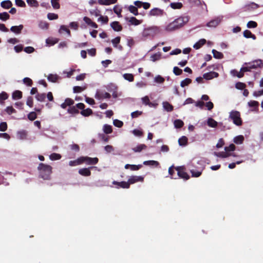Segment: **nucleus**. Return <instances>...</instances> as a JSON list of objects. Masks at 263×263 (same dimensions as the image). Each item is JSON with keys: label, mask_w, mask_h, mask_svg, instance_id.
I'll use <instances>...</instances> for the list:
<instances>
[{"label": "nucleus", "mask_w": 263, "mask_h": 263, "mask_svg": "<svg viewBox=\"0 0 263 263\" xmlns=\"http://www.w3.org/2000/svg\"><path fill=\"white\" fill-rule=\"evenodd\" d=\"M189 21V17L188 16L177 18L166 26V30L168 31H172L178 29L187 23Z\"/></svg>", "instance_id": "obj_1"}, {"label": "nucleus", "mask_w": 263, "mask_h": 263, "mask_svg": "<svg viewBox=\"0 0 263 263\" xmlns=\"http://www.w3.org/2000/svg\"><path fill=\"white\" fill-rule=\"evenodd\" d=\"M40 177L44 180H48L52 173V167L48 164L40 163L37 167Z\"/></svg>", "instance_id": "obj_2"}, {"label": "nucleus", "mask_w": 263, "mask_h": 263, "mask_svg": "<svg viewBox=\"0 0 263 263\" xmlns=\"http://www.w3.org/2000/svg\"><path fill=\"white\" fill-rule=\"evenodd\" d=\"M229 118L233 123L237 126H241L242 121L240 117V113L237 110H232L229 114Z\"/></svg>", "instance_id": "obj_3"}, {"label": "nucleus", "mask_w": 263, "mask_h": 263, "mask_svg": "<svg viewBox=\"0 0 263 263\" xmlns=\"http://www.w3.org/2000/svg\"><path fill=\"white\" fill-rule=\"evenodd\" d=\"M160 32V29L157 26H152L145 28L143 31L142 35L144 37L154 36Z\"/></svg>", "instance_id": "obj_4"}, {"label": "nucleus", "mask_w": 263, "mask_h": 263, "mask_svg": "<svg viewBox=\"0 0 263 263\" xmlns=\"http://www.w3.org/2000/svg\"><path fill=\"white\" fill-rule=\"evenodd\" d=\"M81 164L85 163L87 165H95L98 163V158H91L88 156L80 157Z\"/></svg>", "instance_id": "obj_5"}, {"label": "nucleus", "mask_w": 263, "mask_h": 263, "mask_svg": "<svg viewBox=\"0 0 263 263\" xmlns=\"http://www.w3.org/2000/svg\"><path fill=\"white\" fill-rule=\"evenodd\" d=\"M85 106L82 103H79L77 104V107L78 109H82V110L80 112L81 114L84 117H88L91 115L93 114V111L90 108H87L84 109Z\"/></svg>", "instance_id": "obj_6"}, {"label": "nucleus", "mask_w": 263, "mask_h": 263, "mask_svg": "<svg viewBox=\"0 0 263 263\" xmlns=\"http://www.w3.org/2000/svg\"><path fill=\"white\" fill-rule=\"evenodd\" d=\"M176 171H177V175L178 177L185 180H187L190 179V176L185 171V168L184 166H178L175 168Z\"/></svg>", "instance_id": "obj_7"}, {"label": "nucleus", "mask_w": 263, "mask_h": 263, "mask_svg": "<svg viewBox=\"0 0 263 263\" xmlns=\"http://www.w3.org/2000/svg\"><path fill=\"white\" fill-rule=\"evenodd\" d=\"M245 65H249L250 68H251V70L253 69H257L258 68H260L262 66V62L261 60H254L251 62L249 63H245Z\"/></svg>", "instance_id": "obj_8"}, {"label": "nucleus", "mask_w": 263, "mask_h": 263, "mask_svg": "<svg viewBox=\"0 0 263 263\" xmlns=\"http://www.w3.org/2000/svg\"><path fill=\"white\" fill-rule=\"evenodd\" d=\"M163 13H164L163 10L161 9L158 8H155L152 9L149 12L148 15L151 16H158L163 15Z\"/></svg>", "instance_id": "obj_9"}, {"label": "nucleus", "mask_w": 263, "mask_h": 263, "mask_svg": "<svg viewBox=\"0 0 263 263\" xmlns=\"http://www.w3.org/2000/svg\"><path fill=\"white\" fill-rule=\"evenodd\" d=\"M144 177L141 176H132L128 180L129 185L134 184L138 182H143Z\"/></svg>", "instance_id": "obj_10"}, {"label": "nucleus", "mask_w": 263, "mask_h": 263, "mask_svg": "<svg viewBox=\"0 0 263 263\" xmlns=\"http://www.w3.org/2000/svg\"><path fill=\"white\" fill-rule=\"evenodd\" d=\"M221 21V18L220 17H217L208 23L206 26L209 27H216L219 24Z\"/></svg>", "instance_id": "obj_11"}, {"label": "nucleus", "mask_w": 263, "mask_h": 263, "mask_svg": "<svg viewBox=\"0 0 263 263\" xmlns=\"http://www.w3.org/2000/svg\"><path fill=\"white\" fill-rule=\"evenodd\" d=\"M112 184L117 185L116 187L117 188H123V189H129V185L128 182V181L127 182L126 181H121V182H118L117 181H114L112 182Z\"/></svg>", "instance_id": "obj_12"}, {"label": "nucleus", "mask_w": 263, "mask_h": 263, "mask_svg": "<svg viewBox=\"0 0 263 263\" xmlns=\"http://www.w3.org/2000/svg\"><path fill=\"white\" fill-rule=\"evenodd\" d=\"M96 99L100 100L103 99H110L111 95L107 92H97L95 95Z\"/></svg>", "instance_id": "obj_13"}, {"label": "nucleus", "mask_w": 263, "mask_h": 263, "mask_svg": "<svg viewBox=\"0 0 263 263\" xmlns=\"http://www.w3.org/2000/svg\"><path fill=\"white\" fill-rule=\"evenodd\" d=\"M219 74L217 72L215 71H211L204 73L203 75V78L206 80H211L214 78H217Z\"/></svg>", "instance_id": "obj_14"}, {"label": "nucleus", "mask_w": 263, "mask_h": 263, "mask_svg": "<svg viewBox=\"0 0 263 263\" xmlns=\"http://www.w3.org/2000/svg\"><path fill=\"white\" fill-rule=\"evenodd\" d=\"M74 103V102L72 99L68 98H66L64 102L61 105V107L63 109H65L68 106L70 107L71 105H72Z\"/></svg>", "instance_id": "obj_15"}, {"label": "nucleus", "mask_w": 263, "mask_h": 263, "mask_svg": "<svg viewBox=\"0 0 263 263\" xmlns=\"http://www.w3.org/2000/svg\"><path fill=\"white\" fill-rule=\"evenodd\" d=\"M92 167L89 168H81L79 170V173L83 176H89L91 175V172L90 171V168Z\"/></svg>", "instance_id": "obj_16"}, {"label": "nucleus", "mask_w": 263, "mask_h": 263, "mask_svg": "<svg viewBox=\"0 0 263 263\" xmlns=\"http://www.w3.org/2000/svg\"><path fill=\"white\" fill-rule=\"evenodd\" d=\"M110 26L115 31H120L122 29V26L117 21L112 22L110 24Z\"/></svg>", "instance_id": "obj_17"}, {"label": "nucleus", "mask_w": 263, "mask_h": 263, "mask_svg": "<svg viewBox=\"0 0 263 263\" xmlns=\"http://www.w3.org/2000/svg\"><path fill=\"white\" fill-rule=\"evenodd\" d=\"M23 27L24 26L23 25H20L19 26H13L10 28V31L16 34H20L23 29Z\"/></svg>", "instance_id": "obj_18"}, {"label": "nucleus", "mask_w": 263, "mask_h": 263, "mask_svg": "<svg viewBox=\"0 0 263 263\" xmlns=\"http://www.w3.org/2000/svg\"><path fill=\"white\" fill-rule=\"evenodd\" d=\"M12 6V3L10 0H6L1 2V6L4 9H9Z\"/></svg>", "instance_id": "obj_19"}, {"label": "nucleus", "mask_w": 263, "mask_h": 263, "mask_svg": "<svg viewBox=\"0 0 263 263\" xmlns=\"http://www.w3.org/2000/svg\"><path fill=\"white\" fill-rule=\"evenodd\" d=\"M147 148V146L145 144H141L139 145H138L137 146L133 148V151L134 152H140L143 149H145Z\"/></svg>", "instance_id": "obj_20"}, {"label": "nucleus", "mask_w": 263, "mask_h": 263, "mask_svg": "<svg viewBox=\"0 0 263 263\" xmlns=\"http://www.w3.org/2000/svg\"><path fill=\"white\" fill-rule=\"evenodd\" d=\"M205 43L206 40L205 39H201L194 45L193 47L196 49H198L204 45Z\"/></svg>", "instance_id": "obj_21"}, {"label": "nucleus", "mask_w": 263, "mask_h": 263, "mask_svg": "<svg viewBox=\"0 0 263 263\" xmlns=\"http://www.w3.org/2000/svg\"><path fill=\"white\" fill-rule=\"evenodd\" d=\"M117 0H98V2L101 5H109L116 3Z\"/></svg>", "instance_id": "obj_22"}, {"label": "nucleus", "mask_w": 263, "mask_h": 263, "mask_svg": "<svg viewBox=\"0 0 263 263\" xmlns=\"http://www.w3.org/2000/svg\"><path fill=\"white\" fill-rule=\"evenodd\" d=\"M188 139L186 136H182L178 140L179 144L180 146H185L187 144Z\"/></svg>", "instance_id": "obj_23"}, {"label": "nucleus", "mask_w": 263, "mask_h": 263, "mask_svg": "<svg viewBox=\"0 0 263 263\" xmlns=\"http://www.w3.org/2000/svg\"><path fill=\"white\" fill-rule=\"evenodd\" d=\"M212 53L213 54L214 58H215V59H221L223 58V53L217 51L215 49L212 50Z\"/></svg>", "instance_id": "obj_24"}, {"label": "nucleus", "mask_w": 263, "mask_h": 263, "mask_svg": "<svg viewBox=\"0 0 263 263\" xmlns=\"http://www.w3.org/2000/svg\"><path fill=\"white\" fill-rule=\"evenodd\" d=\"M163 107L167 111H172L174 108L173 105L168 102H164L163 103Z\"/></svg>", "instance_id": "obj_25"}, {"label": "nucleus", "mask_w": 263, "mask_h": 263, "mask_svg": "<svg viewBox=\"0 0 263 263\" xmlns=\"http://www.w3.org/2000/svg\"><path fill=\"white\" fill-rule=\"evenodd\" d=\"M143 164L145 165H151L158 166L159 165V163L155 160H148L143 162Z\"/></svg>", "instance_id": "obj_26"}, {"label": "nucleus", "mask_w": 263, "mask_h": 263, "mask_svg": "<svg viewBox=\"0 0 263 263\" xmlns=\"http://www.w3.org/2000/svg\"><path fill=\"white\" fill-rule=\"evenodd\" d=\"M22 98V92L20 90H15L12 93V98L14 100Z\"/></svg>", "instance_id": "obj_27"}, {"label": "nucleus", "mask_w": 263, "mask_h": 263, "mask_svg": "<svg viewBox=\"0 0 263 263\" xmlns=\"http://www.w3.org/2000/svg\"><path fill=\"white\" fill-rule=\"evenodd\" d=\"M171 7L173 9H181L183 7V5L180 2H174L170 4Z\"/></svg>", "instance_id": "obj_28"}, {"label": "nucleus", "mask_w": 263, "mask_h": 263, "mask_svg": "<svg viewBox=\"0 0 263 263\" xmlns=\"http://www.w3.org/2000/svg\"><path fill=\"white\" fill-rule=\"evenodd\" d=\"M243 36L246 38H252L254 40L256 39L255 35L249 30H246L243 31Z\"/></svg>", "instance_id": "obj_29"}, {"label": "nucleus", "mask_w": 263, "mask_h": 263, "mask_svg": "<svg viewBox=\"0 0 263 263\" xmlns=\"http://www.w3.org/2000/svg\"><path fill=\"white\" fill-rule=\"evenodd\" d=\"M207 124L209 126L211 127H216L217 126V122L211 118L208 119Z\"/></svg>", "instance_id": "obj_30"}, {"label": "nucleus", "mask_w": 263, "mask_h": 263, "mask_svg": "<svg viewBox=\"0 0 263 263\" xmlns=\"http://www.w3.org/2000/svg\"><path fill=\"white\" fill-rule=\"evenodd\" d=\"M59 79V77L58 75L53 74H50L47 77V79L49 81L53 83L56 82Z\"/></svg>", "instance_id": "obj_31"}, {"label": "nucleus", "mask_w": 263, "mask_h": 263, "mask_svg": "<svg viewBox=\"0 0 263 263\" xmlns=\"http://www.w3.org/2000/svg\"><path fill=\"white\" fill-rule=\"evenodd\" d=\"M103 132L106 134H109L112 132V129L111 125L105 124L103 126Z\"/></svg>", "instance_id": "obj_32"}, {"label": "nucleus", "mask_w": 263, "mask_h": 263, "mask_svg": "<svg viewBox=\"0 0 263 263\" xmlns=\"http://www.w3.org/2000/svg\"><path fill=\"white\" fill-rule=\"evenodd\" d=\"M128 10L130 11V13H133L134 15H138V9L137 7H136V6L130 5L128 8Z\"/></svg>", "instance_id": "obj_33"}, {"label": "nucleus", "mask_w": 263, "mask_h": 263, "mask_svg": "<svg viewBox=\"0 0 263 263\" xmlns=\"http://www.w3.org/2000/svg\"><path fill=\"white\" fill-rule=\"evenodd\" d=\"M81 164L80 157L74 160L70 161L69 162V165L70 166H74Z\"/></svg>", "instance_id": "obj_34"}, {"label": "nucleus", "mask_w": 263, "mask_h": 263, "mask_svg": "<svg viewBox=\"0 0 263 263\" xmlns=\"http://www.w3.org/2000/svg\"><path fill=\"white\" fill-rule=\"evenodd\" d=\"M174 126L176 128H180L184 125L183 122L180 120V119H177L174 121Z\"/></svg>", "instance_id": "obj_35"}, {"label": "nucleus", "mask_w": 263, "mask_h": 263, "mask_svg": "<svg viewBox=\"0 0 263 263\" xmlns=\"http://www.w3.org/2000/svg\"><path fill=\"white\" fill-rule=\"evenodd\" d=\"M123 77L129 82H133L134 80V75L132 73H124L123 75Z\"/></svg>", "instance_id": "obj_36"}, {"label": "nucleus", "mask_w": 263, "mask_h": 263, "mask_svg": "<svg viewBox=\"0 0 263 263\" xmlns=\"http://www.w3.org/2000/svg\"><path fill=\"white\" fill-rule=\"evenodd\" d=\"M45 98H46V94L45 93H37L36 94V95L35 96V99L40 102L44 101Z\"/></svg>", "instance_id": "obj_37"}, {"label": "nucleus", "mask_w": 263, "mask_h": 263, "mask_svg": "<svg viewBox=\"0 0 263 263\" xmlns=\"http://www.w3.org/2000/svg\"><path fill=\"white\" fill-rule=\"evenodd\" d=\"M244 140V137L242 135L235 137L234 139V142L237 144H241Z\"/></svg>", "instance_id": "obj_38"}, {"label": "nucleus", "mask_w": 263, "mask_h": 263, "mask_svg": "<svg viewBox=\"0 0 263 263\" xmlns=\"http://www.w3.org/2000/svg\"><path fill=\"white\" fill-rule=\"evenodd\" d=\"M77 108V106H70L68 109L67 111L68 113L71 114H77L79 112V111Z\"/></svg>", "instance_id": "obj_39"}, {"label": "nucleus", "mask_w": 263, "mask_h": 263, "mask_svg": "<svg viewBox=\"0 0 263 263\" xmlns=\"http://www.w3.org/2000/svg\"><path fill=\"white\" fill-rule=\"evenodd\" d=\"M192 83V80L190 78H186L184 80H182L180 83V86L182 87H184L186 86H187L190 84Z\"/></svg>", "instance_id": "obj_40"}, {"label": "nucleus", "mask_w": 263, "mask_h": 263, "mask_svg": "<svg viewBox=\"0 0 263 263\" xmlns=\"http://www.w3.org/2000/svg\"><path fill=\"white\" fill-rule=\"evenodd\" d=\"M10 15L6 12H4L3 13H0V20L6 21L7 20L9 19Z\"/></svg>", "instance_id": "obj_41"}, {"label": "nucleus", "mask_w": 263, "mask_h": 263, "mask_svg": "<svg viewBox=\"0 0 263 263\" xmlns=\"http://www.w3.org/2000/svg\"><path fill=\"white\" fill-rule=\"evenodd\" d=\"M161 53L160 52H157L151 55V58L152 61L155 62L161 59Z\"/></svg>", "instance_id": "obj_42"}, {"label": "nucleus", "mask_w": 263, "mask_h": 263, "mask_svg": "<svg viewBox=\"0 0 263 263\" xmlns=\"http://www.w3.org/2000/svg\"><path fill=\"white\" fill-rule=\"evenodd\" d=\"M114 12L117 14L118 17H122L121 12H122V8H120L119 6L116 5L114 8Z\"/></svg>", "instance_id": "obj_43"}, {"label": "nucleus", "mask_w": 263, "mask_h": 263, "mask_svg": "<svg viewBox=\"0 0 263 263\" xmlns=\"http://www.w3.org/2000/svg\"><path fill=\"white\" fill-rule=\"evenodd\" d=\"M190 172L193 177H198L202 174V170L196 171L195 170H191Z\"/></svg>", "instance_id": "obj_44"}, {"label": "nucleus", "mask_w": 263, "mask_h": 263, "mask_svg": "<svg viewBox=\"0 0 263 263\" xmlns=\"http://www.w3.org/2000/svg\"><path fill=\"white\" fill-rule=\"evenodd\" d=\"M235 87L239 90H243L246 87V85L244 83L238 82L235 84Z\"/></svg>", "instance_id": "obj_45"}, {"label": "nucleus", "mask_w": 263, "mask_h": 263, "mask_svg": "<svg viewBox=\"0 0 263 263\" xmlns=\"http://www.w3.org/2000/svg\"><path fill=\"white\" fill-rule=\"evenodd\" d=\"M26 2L30 7H37L39 5L36 0H26Z\"/></svg>", "instance_id": "obj_46"}, {"label": "nucleus", "mask_w": 263, "mask_h": 263, "mask_svg": "<svg viewBox=\"0 0 263 263\" xmlns=\"http://www.w3.org/2000/svg\"><path fill=\"white\" fill-rule=\"evenodd\" d=\"M49 158L51 160H57L61 158V156L59 154L52 153L49 156Z\"/></svg>", "instance_id": "obj_47"}, {"label": "nucleus", "mask_w": 263, "mask_h": 263, "mask_svg": "<svg viewBox=\"0 0 263 263\" xmlns=\"http://www.w3.org/2000/svg\"><path fill=\"white\" fill-rule=\"evenodd\" d=\"M86 88V86L81 87V86H74L73 88V91L74 93H79L83 91Z\"/></svg>", "instance_id": "obj_48"}, {"label": "nucleus", "mask_w": 263, "mask_h": 263, "mask_svg": "<svg viewBox=\"0 0 263 263\" xmlns=\"http://www.w3.org/2000/svg\"><path fill=\"white\" fill-rule=\"evenodd\" d=\"M39 26L41 29H47L49 27V24L46 22L41 21L39 24Z\"/></svg>", "instance_id": "obj_49"}, {"label": "nucleus", "mask_w": 263, "mask_h": 263, "mask_svg": "<svg viewBox=\"0 0 263 263\" xmlns=\"http://www.w3.org/2000/svg\"><path fill=\"white\" fill-rule=\"evenodd\" d=\"M121 37L120 36H117L114 39L111 40V43L114 47H117V45L120 42Z\"/></svg>", "instance_id": "obj_50"}, {"label": "nucleus", "mask_w": 263, "mask_h": 263, "mask_svg": "<svg viewBox=\"0 0 263 263\" xmlns=\"http://www.w3.org/2000/svg\"><path fill=\"white\" fill-rule=\"evenodd\" d=\"M59 1V0H51L52 6L55 9H59L60 7Z\"/></svg>", "instance_id": "obj_51"}, {"label": "nucleus", "mask_w": 263, "mask_h": 263, "mask_svg": "<svg viewBox=\"0 0 263 263\" xmlns=\"http://www.w3.org/2000/svg\"><path fill=\"white\" fill-rule=\"evenodd\" d=\"M129 21L132 24L134 25H138L141 23L139 20H137L136 17L133 16L130 18Z\"/></svg>", "instance_id": "obj_52"}, {"label": "nucleus", "mask_w": 263, "mask_h": 263, "mask_svg": "<svg viewBox=\"0 0 263 263\" xmlns=\"http://www.w3.org/2000/svg\"><path fill=\"white\" fill-rule=\"evenodd\" d=\"M36 118H37V115L34 111L30 112L28 115V118L29 120H30L31 121L34 120Z\"/></svg>", "instance_id": "obj_53"}, {"label": "nucleus", "mask_w": 263, "mask_h": 263, "mask_svg": "<svg viewBox=\"0 0 263 263\" xmlns=\"http://www.w3.org/2000/svg\"><path fill=\"white\" fill-rule=\"evenodd\" d=\"M23 82L28 86H31L33 84L32 80L30 78L27 77L24 78Z\"/></svg>", "instance_id": "obj_54"}, {"label": "nucleus", "mask_w": 263, "mask_h": 263, "mask_svg": "<svg viewBox=\"0 0 263 263\" xmlns=\"http://www.w3.org/2000/svg\"><path fill=\"white\" fill-rule=\"evenodd\" d=\"M257 26V23L256 22L250 21L247 23V27L249 28H254Z\"/></svg>", "instance_id": "obj_55"}, {"label": "nucleus", "mask_w": 263, "mask_h": 263, "mask_svg": "<svg viewBox=\"0 0 263 263\" xmlns=\"http://www.w3.org/2000/svg\"><path fill=\"white\" fill-rule=\"evenodd\" d=\"M142 101L143 104H144L146 105H149L151 106L152 105V103L150 102L148 97L145 96L142 98Z\"/></svg>", "instance_id": "obj_56"}, {"label": "nucleus", "mask_w": 263, "mask_h": 263, "mask_svg": "<svg viewBox=\"0 0 263 263\" xmlns=\"http://www.w3.org/2000/svg\"><path fill=\"white\" fill-rule=\"evenodd\" d=\"M173 72L176 76H180L182 73V70L179 67L175 66L173 68Z\"/></svg>", "instance_id": "obj_57"}, {"label": "nucleus", "mask_w": 263, "mask_h": 263, "mask_svg": "<svg viewBox=\"0 0 263 263\" xmlns=\"http://www.w3.org/2000/svg\"><path fill=\"white\" fill-rule=\"evenodd\" d=\"M47 18L49 20H53L58 18V15L53 13H49L47 14Z\"/></svg>", "instance_id": "obj_58"}, {"label": "nucleus", "mask_w": 263, "mask_h": 263, "mask_svg": "<svg viewBox=\"0 0 263 263\" xmlns=\"http://www.w3.org/2000/svg\"><path fill=\"white\" fill-rule=\"evenodd\" d=\"M62 31H64L66 32L69 36L71 35L70 31L69 29L65 25H62L60 29V32H61Z\"/></svg>", "instance_id": "obj_59"}, {"label": "nucleus", "mask_w": 263, "mask_h": 263, "mask_svg": "<svg viewBox=\"0 0 263 263\" xmlns=\"http://www.w3.org/2000/svg\"><path fill=\"white\" fill-rule=\"evenodd\" d=\"M5 111L9 115H11L16 112V110L12 107V106H8L5 109Z\"/></svg>", "instance_id": "obj_60"}, {"label": "nucleus", "mask_w": 263, "mask_h": 263, "mask_svg": "<svg viewBox=\"0 0 263 263\" xmlns=\"http://www.w3.org/2000/svg\"><path fill=\"white\" fill-rule=\"evenodd\" d=\"M113 124L115 126L117 127H121L123 125V122L118 119L114 120L113 121Z\"/></svg>", "instance_id": "obj_61"}, {"label": "nucleus", "mask_w": 263, "mask_h": 263, "mask_svg": "<svg viewBox=\"0 0 263 263\" xmlns=\"http://www.w3.org/2000/svg\"><path fill=\"white\" fill-rule=\"evenodd\" d=\"M133 134L138 137H141L143 136V132L141 130L135 129L133 130Z\"/></svg>", "instance_id": "obj_62"}, {"label": "nucleus", "mask_w": 263, "mask_h": 263, "mask_svg": "<svg viewBox=\"0 0 263 263\" xmlns=\"http://www.w3.org/2000/svg\"><path fill=\"white\" fill-rule=\"evenodd\" d=\"M26 104L30 107H33V99L32 97H28L27 99Z\"/></svg>", "instance_id": "obj_63"}, {"label": "nucleus", "mask_w": 263, "mask_h": 263, "mask_svg": "<svg viewBox=\"0 0 263 263\" xmlns=\"http://www.w3.org/2000/svg\"><path fill=\"white\" fill-rule=\"evenodd\" d=\"M7 124L6 122H3L0 123V131L5 132L7 129Z\"/></svg>", "instance_id": "obj_64"}]
</instances>
